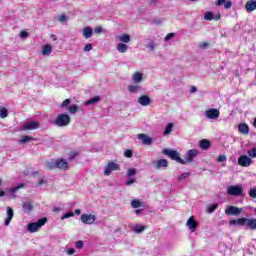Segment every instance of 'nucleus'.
Segmentation results:
<instances>
[{"instance_id":"34","label":"nucleus","mask_w":256,"mask_h":256,"mask_svg":"<svg viewBox=\"0 0 256 256\" xmlns=\"http://www.w3.org/2000/svg\"><path fill=\"white\" fill-rule=\"evenodd\" d=\"M215 19V14L213 12H206L204 15V20L205 21H213Z\"/></svg>"},{"instance_id":"3","label":"nucleus","mask_w":256,"mask_h":256,"mask_svg":"<svg viewBox=\"0 0 256 256\" xmlns=\"http://www.w3.org/2000/svg\"><path fill=\"white\" fill-rule=\"evenodd\" d=\"M47 218H41L39 219L37 222H33V223H29L27 225V229L29 231V233H37V231H39V229H41L43 227V225H45V223H47Z\"/></svg>"},{"instance_id":"28","label":"nucleus","mask_w":256,"mask_h":256,"mask_svg":"<svg viewBox=\"0 0 256 256\" xmlns=\"http://www.w3.org/2000/svg\"><path fill=\"white\" fill-rule=\"evenodd\" d=\"M128 49L129 46L127 44L119 43L117 45V51H119V53H127Z\"/></svg>"},{"instance_id":"24","label":"nucleus","mask_w":256,"mask_h":256,"mask_svg":"<svg viewBox=\"0 0 256 256\" xmlns=\"http://www.w3.org/2000/svg\"><path fill=\"white\" fill-rule=\"evenodd\" d=\"M245 217L238 218L237 220L232 219L229 221L230 225H239L240 227L244 226Z\"/></svg>"},{"instance_id":"39","label":"nucleus","mask_w":256,"mask_h":256,"mask_svg":"<svg viewBox=\"0 0 256 256\" xmlns=\"http://www.w3.org/2000/svg\"><path fill=\"white\" fill-rule=\"evenodd\" d=\"M247 155L250 156L252 159H256V147L247 151Z\"/></svg>"},{"instance_id":"59","label":"nucleus","mask_w":256,"mask_h":256,"mask_svg":"<svg viewBox=\"0 0 256 256\" xmlns=\"http://www.w3.org/2000/svg\"><path fill=\"white\" fill-rule=\"evenodd\" d=\"M232 3L230 1L225 3V9H231Z\"/></svg>"},{"instance_id":"18","label":"nucleus","mask_w":256,"mask_h":256,"mask_svg":"<svg viewBox=\"0 0 256 256\" xmlns=\"http://www.w3.org/2000/svg\"><path fill=\"white\" fill-rule=\"evenodd\" d=\"M238 131L242 135H249V125H247L246 123L239 124Z\"/></svg>"},{"instance_id":"26","label":"nucleus","mask_w":256,"mask_h":256,"mask_svg":"<svg viewBox=\"0 0 256 256\" xmlns=\"http://www.w3.org/2000/svg\"><path fill=\"white\" fill-rule=\"evenodd\" d=\"M52 51L53 47L51 46V44H46L42 48V55H51Z\"/></svg>"},{"instance_id":"6","label":"nucleus","mask_w":256,"mask_h":256,"mask_svg":"<svg viewBox=\"0 0 256 256\" xmlns=\"http://www.w3.org/2000/svg\"><path fill=\"white\" fill-rule=\"evenodd\" d=\"M80 219L84 225H93L97 218L93 214H82Z\"/></svg>"},{"instance_id":"35","label":"nucleus","mask_w":256,"mask_h":256,"mask_svg":"<svg viewBox=\"0 0 256 256\" xmlns=\"http://www.w3.org/2000/svg\"><path fill=\"white\" fill-rule=\"evenodd\" d=\"M145 229H147V227L143 226V225H139L137 224L134 227V233H143V231H145Z\"/></svg>"},{"instance_id":"41","label":"nucleus","mask_w":256,"mask_h":256,"mask_svg":"<svg viewBox=\"0 0 256 256\" xmlns=\"http://www.w3.org/2000/svg\"><path fill=\"white\" fill-rule=\"evenodd\" d=\"M134 175H137V169L129 168L127 170V177H133Z\"/></svg>"},{"instance_id":"49","label":"nucleus","mask_w":256,"mask_h":256,"mask_svg":"<svg viewBox=\"0 0 256 256\" xmlns=\"http://www.w3.org/2000/svg\"><path fill=\"white\" fill-rule=\"evenodd\" d=\"M94 33H96L97 35L103 33V28L101 26H98L94 29Z\"/></svg>"},{"instance_id":"43","label":"nucleus","mask_w":256,"mask_h":256,"mask_svg":"<svg viewBox=\"0 0 256 256\" xmlns=\"http://www.w3.org/2000/svg\"><path fill=\"white\" fill-rule=\"evenodd\" d=\"M124 157H127L128 159H131L133 157V150L128 149L124 152Z\"/></svg>"},{"instance_id":"16","label":"nucleus","mask_w":256,"mask_h":256,"mask_svg":"<svg viewBox=\"0 0 256 256\" xmlns=\"http://www.w3.org/2000/svg\"><path fill=\"white\" fill-rule=\"evenodd\" d=\"M247 13H251L256 9V0H248L245 5Z\"/></svg>"},{"instance_id":"45","label":"nucleus","mask_w":256,"mask_h":256,"mask_svg":"<svg viewBox=\"0 0 256 256\" xmlns=\"http://www.w3.org/2000/svg\"><path fill=\"white\" fill-rule=\"evenodd\" d=\"M69 217H75V213H73V212H67L66 214H64V215L62 216V220H63V219H69Z\"/></svg>"},{"instance_id":"50","label":"nucleus","mask_w":256,"mask_h":256,"mask_svg":"<svg viewBox=\"0 0 256 256\" xmlns=\"http://www.w3.org/2000/svg\"><path fill=\"white\" fill-rule=\"evenodd\" d=\"M249 195L252 197V199H256V189H251L249 191Z\"/></svg>"},{"instance_id":"48","label":"nucleus","mask_w":256,"mask_h":256,"mask_svg":"<svg viewBox=\"0 0 256 256\" xmlns=\"http://www.w3.org/2000/svg\"><path fill=\"white\" fill-rule=\"evenodd\" d=\"M77 249H83V241L79 240L75 243Z\"/></svg>"},{"instance_id":"40","label":"nucleus","mask_w":256,"mask_h":256,"mask_svg":"<svg viewBox=\"0 0 256 256\" xmlns=\"http://www.w3.org/2000/svg\"><path fill=\"white\" fill-rule=\"evenodd\" d=\"M68 111L71 114L77 113L79 111V106L72 105V106L68 107Z\"/></svg>"},{"instance_id":"37","label":"nucleus","mask_w":256,"mask_h":256,"mask_svg":"<svg viewBox=\"0 0 256 256\" xmlns=\"http://www.w3.org/2000/svg\"><path fill=\"white\" fill-rule=\"evenodd\" d=\"M139 89H141V86H135V85H130L128 86V91L129 93H137V91H139Z\"/></svg>"},{"instance_id":"10","label":"nucleus","mask_w":256,"mask_h":256,"mask_svg":"<svg viewBox=\"0 0 256 256\" xmlns=\"http://www.w3.org/2000/svg\"><path fill=\"white\" fill-rule=\"evenodd\" d=\"M34 129H39V122H26L22 126V131H34Z\"/></svg>"},{"instance_id":"58","label":"nucleus","mask_w":256,"mask_h":256,"mask_svg":"<svg viewBox=\"0 0 256 256\" xmlns=\"http://www.w3.org/2000/svg\"><path fill=\"white\" fill-rule=\"evenodd\" d=\"M73 253H75L74 248H70V249L67 250V255H73Z\"/></svg>"},{"instance_id":"4","label":"nucleus","mask_w":256,"mask_h":256,"mask_svg":"<svg viewBox=\"0 0 256 256\" xmlns=\"http://www.w3.org/2000/svg\"><path fill=\"white\" fill-rule=\"evenodd\" d=\"M227 195H231L232 197H241V195H243V187L241 185L228 186Z\"/></svg>"},{"instance_id":"33","label":"nucleus","mask_w":256,"mask_h":256,"mask_svg":"<svg viewBox=\"0 0 256 256\" xmlns=\"http://www.w3.org/2000/svg\"><path fill=\"white\" fill-rule=\"evenodd\" d=\"M9 112L7 111V108L0 107V119H6Z\"/></svg>"},{"instance_id":"60","label":"nucleus","mask_w":256,"mask_h":256,"mask_svg":"<svg viewBox=\"0 0 256 256\" xmlns=\"http://www.w3.org/2000/svg\"><path fill=\"white\" fill-rule=\"evenodd\" d=\"M190 93H197V87L191 86Z\"/></svg>"},{"instance_id":"47","label":"nucleus","mask_w":256,"mask_h":256,"mask_svg":"<svg viewBox=\"0 0 256 256\" xmlns=\"http://www.w3.org/2000/svg\"><path fill=\"white\" fill-rule=\"evenodd\" d=\"M71 103V99L67 98L65 99L62 104H61V107H67V105H69Z\"/></svg>"},{"instance_id":"56","label":"nucleus","mask_w":256,"mask_h":256,"mask_svg":"<svg viewBox=\"0 0 256 256\" xmlns=\"http://www.w3.org/2000/svg\"><path fill=\"white\" fill-rule=\"evenodd\" d=\"M147 47H148V49H150V51H155L156 45H155V43L152 42Z\"/></svg>"},{"instance_id":"13","label":"nucleus","mask_w":256,"mask_h":256,"mask_svg":"<svg viewBox=\"0 0 256 256\" xmlns=\"http://www.w3.org/2000/svg\"><path fill=\"white\" fill-rule=\"evenodd\" d=\"M208 119H219L220 112L215 108H211L205 112Z\"/></svg>"},{"instance_id":"61","label":"nucleus","mask_w":256,"mask_h":256,"mask_svg":"<svg viewBox=\"0 0 256 256\" xmlns=\"http://www.w3.org/2000/svg\"><path fill=\"white\" fill-rule=\"evenodd\" d=\"M214 19H215V21H219V19H221V14L220 13L216 14L214 16Z\"/></svg>"},{"instance_id":"23","label":"nucleus","mask_w":256,"mask_h":256,"mask_svg":"<svg viewBox=\"0 0 256 256\" xmlns=\"http://www.w3.org/2000/svg\"><path fill=\"white\" fill-rule=\"evenodd\" d=\"M23 207V211L24 213H31V211H33V204H31V202H24L22 204Z\"/></svg>"},{"instance_id":"63","label":"nucleus","mask_w":256,"mask_h":256,"mask_svg":"<svg viewBox=\"0 0 256 256\" xmlns=\"http://www.w3.org/2000/svg\"><path fill=\"white\" fill-rule=\"evenodd\" d=\"M157 3V0H150L149 5H155Z\"/></svg>"},{"instance_id":"62","label":"nucleus","mask_w":256,"mask_h":256,"mask_svg":"<svg viewBox=\"0 0 256 256\" xmlns=\"http://www.w3.org/2000/svg\"><path fill=\"white\" fill-rule=\"evenodd\" d=\"M43 183H45V181L44 180H40L39 182H37L36 187H39V185H43Z\"/></svg>"},{"instance_id":"54","label":"nucleus","mask_w":256,"mask_h":256,"mask_svg":"<svg viewBox=\"0 0 256 256\" xmlns=\"http://www.w3.org/2000/svg\"><path fill=\"white\" fill-rule=\"evenodd\" d=\"M217 161H218V163H223V161H225V155L218 156Z\"/></svg>"},{"instance_id":"20","label":"nucleus","mask_w":256,"mask_h":256,"mask_svg":"<svg viewBox=\"0 0 256 256\" xmlns=\"http://www.w3.org/2000/svg\"><path fill=\"white\" fill-rule=\"evenodd\" d=\"M199 146H200V149H203L204 151H207V149L211 148V141H209L207 139H202L199 142Z\"/></svg>"},{"instance_id":"7","label":"nucleus","mask_w":256,"mask_h":256,"mask_svg":"<svg viewBox=\"0 0 256 256\" xmlns=\"http://www.w3.org/2000/svg\"><path fill=\"white\" fill-rule=\"evenodd\" d=\"M252 163L253 160L250 158V156L242 155L238 158V164L240 167H250Z\"/></svg>"},{"instance_id":"30","label":"nucleus","mask_w":256,"mask_h":256,"mask_svg":"<svg viewBox=\"0 0 256 256\" xmlns=\"http://www.w3.org/2000/svg\"><path fill=\"white\" fill-rule=\"evenodd\" d=\"M118 39L122 43H129V41H131V36H129V34H123V35L119 36Z\"/></svg>"},{"instance_id":"27","label":"nucleus","mask_w":256,"mask_h":256,"mask_svg":"<svg viewBox=\"0 0 256 256\" xmlns=\"http://www.w3.org/2000/svg\"><path fill=\"white\" fill-rule=\"evenodd\" d=\"M101 101V96H95L87 100L84 105H95V103H99Z\"/></svg>"},{"instance_id":"21","label":"nucleus","mask_w":256,"mask_h":256,"mask_svg":"<svg viewBox=\"0 0 256 256\" xmlns=\"http://www.w3.org/2000/svg\"><path fill=\"white\" fill-rule=\"evenodd\" d=\"M168 166H169V162H167L166 159H160L155 162V169H161L163 167H168Z\"/></svg>"},{"instance_id":"17","label":"nucleus","mask_w":256,"mask_h":256,"mask_svg":"<svg viewBox=\"0 0 256 256\" xmlns=\"http://www.w3.org/2000/svg\"><path fill=\"white\" fill-rule=\"evenodd\" d=\"M13 215V208L7 207V218L4 222L5 227H9V223H11V221L13 220Z\"/></svg>"},{"instance_id":"12","label":"nucleus","mask_w":256,"mask_h":256,"mask_svg":"<svg viewBox=\"0 0 256 256\" xmlns=\"http://www.w3.org/2000/svg\"><path fill=\"white\" fill-rule=\"evenodd\" d=\"M244 226L248 227L251 231L256 230V218H244Z\"/></svg>"},{"instance_id":"19","label":"nucleus","mask_w":256,"mask_h":256,"mask_svg":"<svg viewBox=\"0 0 256 256\" xmlns=\"http://www.w3.org/2000/svg\"><path fill=\"white\" fill-rule=\"evenodd\" d=\"M82 33L85 39H91V37H93V29L91 27L83 28Z\"/></svg>"},{"instance_id":"36","label":"nucleus","mask_w":256,"mask_h":256,"mask_svg":"<svg viewBox=\"0 0 256 256\" xmlns=\"http://www.w3.org/2000/svg\"><path fill=\"white\" fill-rule=\"evenodd\" d=\"M173 127H174L173 123H169L168 125H166V127L164 129V135H169V133H171V131H173Z\"/></svg>"},{"instance_id":"22","label":"nucleus","mask_w":256,"mask_h":256,"mask_svg":"<svg viewBox=\"0 0 256 256\" xmlns=\"http://www.w3.org/2000/svg\"><path fill=\"white\" fill-rule=\"evenodd\" d=\"M57 160H49L46 162V167L47 169H49L50 171H53V169H57Z\"/></svg>"},{"instance_id":"5","label":"nucleus","mask_w":256,"mask_h":256,"mask_svg":"<svg viewBox=\"0 0 256 256\" xmlns=\"http://www.w3.org/2000/svg\"><path fill=\"white\" fill-rule=\"evenodd\" d=\"M113 171H121V166L117 164L115 161H110L105 167L104 175L109 177Z\"/></svg>"},{"instance_id":"64","label":"nucleus","mask_w":256,"mask_h":256,"mask_svg":"<svg viewBox=\"0 0 256 256\" xmlns=\"http://www.w3.org/2000/svg\"><path fill=\"white\" fill-rule=\"evenodd\" d=\"M75 215H81V210L76 209V210H75Z\"/></svg>"},{"instance_id":"38","label":"nucleus","mask_w":256,"mask_h":256,"mask_svg":"<svg viewBox=\"0 0 256 256\" xmlns=\"http://www.w3.org/2000/svg\"><path fill=\"white\" fill-rule=\"evenodd\" d=\"M29 141H35V139H33V137L31 136L24 135L20 140V143L25 144V143H29Z\"/></svg>"},{"instance_id":"11","label":"nucleus","mask_w":256,"mask_h":256,"mask_svg":"<svg viewBox=\"0 0 256 256\" xmlns=\"http://www.w3.org/2000/svg\"><path fill=\"white\" fill-rule=\"evenodd\" d=\"M56 169H60L61 171H67L69 169V162L66 159L58 158Z\"/></svg>"},{"instance_id":"46","label":"nucleus","mask_w":256,"mask_h":256,"mask_svg":"<svg viewBox=\"0 0 256 256\" xmlns=\"http://www.w3.org/2000/svg\"><path fill=\"white\" fill-rule=\"evenodd\" d=\"M93 49V45L92 44H86L83 48V51H85V53L91 51Z\"/></svg>"},{"instance_id":"14","label":"nucleus","mask_w":256,"mask_h":256,"mask_svg":"<svg viewBox=\"0 0 256 256\" xmlns=\"http://www.w3.org/2000/svg\"><path fill=\"white\" fill-rule=\"evenodd\" d=\"M139 105H142V107H147L148 105H151V98L147 95H142L138 98Z\"/></svg>"},{"instance_id":"57","label":"nucleus","mask_w":256,"mask_h":256,"mask_svg":"<svg viewBox=\"0 0 256 256\" xmlns=\"http://www.w3.org/2000/svg\"><path fill=\"white\" fill-rule=\"evenodd\" d=\"M215 5H216L217 7H219V6H221V5H225V0H218V1L215 2Z\"/></svg>"},{"instance_id":"25","label":"nucleus","mask_w":256,"mask_h":256,"mask_svg":"<svg viewBox=\"0 0 256 256\" xmlns=\"http://www.w3.org/2000/svg\"><path fill=\"white\" fill-rule=\"evenodd\" d=\"M132 79L134 83H141L143 81V74L141 72H135Z\"/></svg>"},{"instance_id":"8","label":"nucleus","mask_w":256,"mask_h":256,"mask_svg":"<svg viewBox=\"0 0 256 256\" xmlns=\"http://www.w3.org/2000/svg\"><path fill=\"white\" fill-rule=\"evenodd\" d=\"M243 209L237 208V206H228L225 210L226 215L237 216L241 215Z\"/></svg>"},{"instance_id":"15","label":"nucleus","mask_w":256,"mask_h":256,"mask_svg":"<svg viewBox=\"0 0 256 256\" xmlns=\"http://www.w3.org/2000/svg\"><path fill=\"white\" fill-rule=\"evenodd\" d=\"M138 139H141L142 145H151L153 143V139L147 136V134H138Z\"/></svg>"},{"instance_id":"9","label":"nucleus","mask_w":256,"mask_h":256,"mask_svg":"<svg viewBox=\"0 0 256 256\" xmlns=\"http://www.w3.org/2000/svg\"><path fill=\"white\" fill-rule=\"evenodd\" d=\"M186 225L190 231L195 232L197 231V227H199V222L195 220V216H191L187 222Z\"/></svg>"},{"instance_id":"29","label":"nucleus","mask_w":256,"mask_h":256,"mask_svg":"<svg viewBox=\"0 0 256 256\" xmlns=\"http://www.w3.org/2000/svg\"><path fill=\"white\" fill-rule=\"evenodd\" d=\"M131 205L133 209H139V207H143V202H141V200L134 199L131 201Z\"/></svg>"},{"instance_id":"32","label":"nucleus","mask_w":256,"mask_h":256,"mask_svg":"<svg viewBox=\"0 0 256 256\" xmlns=\"http://www.w3.org/2000/svg\"><path fill=\"white\" fill-rule=\"evenodd\" d=\"M76 157H79V152H77V151H70L68 153V161H73Z\"/></svg>"},{"instance_id":"31","label":"nucleus","mask_w":256,"mask_h":256,"mask_svg":"<svg viewBox=\"0 0 256 256\" xmlns=\"http://www.w3.org/2000/svg\"><path fill=\"white\" fill-rule=\"evenodd\" d=\"M219 209V204H211L207 207V213H213L214 211H217Z\"/></svg>"},{"instance_id":"2","label":"nucleus","mask_w":256,"mask_h":256,"mask_svg":"<svg viewBox=\"0 0 256 256\" xmlns=\"http://www.w3.org/2000/svg\"><path fill=\"white\" fill-rule=\"evenodd\" d=\"M69 123H71V116L69 114H59L54 121V125L57 127H67Z\"/></svg>"},{"instance_id":"42","label":"nucleus","mask_w":256,"mask_h":256,"mask_svg":"<svg viewBox=\"0 0 256 256\" xmlns=\"http://www.w3.org/2000/svg\"><path fill=\"white\" fill-rule=\"evenodd\" d=\"M189 175H191L190 172H185V173L181 174V175L178 177V181H183V179H187V177H189Z\"/></svg>"},{"instance_id":"44","label":"nucleus","mask_w":256,"mask_h":256,"mask_svg":"<svg viewBox=\"0 0 256 256\" xmlns=\"http://www.w3.org/2000/svg\"><path fill=\"white\" fill-rule=\"evenodd\" d=\"M58 21H60V23H67V15L62 14L59 16Z\"/></svg>"},{"instance_id":"52","label":"nucleus","mask_w":256,"mask_h":256,"mask_svg":"<svg viewBox=\"0 0 256 256\" xmlns=\"http://www.w3.org/2000/svg\"><path fill=\"white\" fill-rule=\"evenodd\" d=\"M173 37H175V33H169L164 38V41H169V39H173Z\"/></svg>"},{"instance_id":"51","label":"nucleus","mask_w":256,"mask_h":256,"mask_svg":"<svg viewBox=\"0 0 256 256\" xmlns=\"http://www.w3.org/2000/svg\"><path fill=\"white\" fill-rule=\"evenodd\" d=\"M20 37L22 39H26V37H29V33L27 31H21L20 32Z\"/></svg>"},{"instance_id":"1","label":"nucleus","mask_w":256,"mask_h":256,"mask_svg":"<svg viewBox=\"0 0 256 256\" xmlns=\"http://www.w3.org/2000/svg\"><path fill=\"white\" fill-rule=\"evenodd\" d=\"M163 155H166L172 161H176L177 163H180V165H187V163H191L193 161L194 157H197L199 155V151L197 149H191L187 152L188 157L183 160L181 156L179 155V152L176 150H171V149H164L162 151Z\"/></svg>"},{"instance_id":"53","label":"nucleus","mask_w":256,"mask_h":256,"mask_svg":"<svg viewBox=\"0 0 256 256\" xmlns=\"http://www.w3.org/2000/svg\"><path fill=\"white\" fill-rule=\"evenodd\" d=\"M135 178H130L128 181H126V185L127 187H129V185H133V183H135Z\"/></svg>"},{"instance_id":"55","label":"nucleus","mask_w":256,"mask_h":256,"mask_svg":"<svg viewBox=\"0 0 256 256\" xmlns=\"http://www.w3.org/2000/svg\"><path fill=\"white\" fill-rule=\"evenodd\" d=\"M207 47H209V43L207 42H203L200 44V49H207Z\"/></svg>"}]
</instances>
